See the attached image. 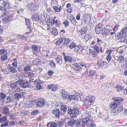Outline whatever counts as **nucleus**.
<instances>
[{"mask_svg":"<svg viewBox=\"0 0 127 127\" xmlns=\"http://www.w3.org/2000/svg\"><path fill=\"white\" fill-rule=\"evenodd\" d=\"M67 112L70 114V117L72 118H77L78 115H81V112L75 107L72 109L68 108L67 109Z\"/></svg>","mask_w":127,"mask_h":127,"instance_id":"obj_1","label":"nucleus"},{"mask_svg":"<svg viewBox=\"0 0 127 127\" xmlns=\"http://www.w3.org/2000/svg\"><path fill=\"white\" fill-rule=\"evenodd\" d=\"M19 86L23 88H25L27 87L32 88L33 87V86H30L29 82L27 80H19Z\"/></svg>","mask_w":127,"mask_h":127,"instance_id":"obj_2","label":"nucleus"},{"mask_svg":"<svg viewBox=\"0 0 127 127\" xmlns=\"http://www.w3.org/2000/svg\"><path fill=\"white\" fill-rule=\"evenodd\" d=\"M3 11L4 12L2 16L4 18H3V20L5 22H8L12 18V16L8 11H7L5 10V9H4Z\"/></svg>","mask_w":127,"mask_h":127,"instance_id":"obj_3","label":"nucleus"},{"mask_svg":"<svg viewBox=\"0 0 127 127\" xmlns=\"http://www.w3.org/2000/svg\"><path fill=\"white\" fill-rule=\"evenodd\" d=\"M118 35L120 36V37L123 38L127 36V28L125 27L122 28L120 33L118 34Z\"/></svg>","mask_w":127,"mask_h":127,"instance_id":"obj_4","label":"nucleus"},{"mask_svg":"<svg viewBox=\"0 0 127 127\" xmlns=\"http://www.w3.org/2000/svg\"><path fill=\"white\" fill-rule=\"evenodd\" d=\"M45 100L44 99L41 98H39L36 104V105L38 107H43L45 105Z\"/></svg>","mask_w":127,"mask_h":127,"instance_id":"obj_5","label":"nucleus"},{"mask_svg":"<svg viewBox=\"0 0 127 127\" xmlns=\"http://www.w3.org/2000/svg\"><path fill=\"white\" fill-rule=\"evenodd\" d=\"M123 110L122 108H118L115 109H113L111 111V115L113 116H115L118 115L119 113Z\"/></svg>","mask_w":127,"mask_h":127,"instance_id":"obj_6","label":"nucleus"},{"mask_svg":"<svg viewBox=\"0 0 127 127\" xmlns=\"http://www.w3.org/2000/svg\"><path fill=\"white\" fill-rule=\"evenodd\" d=\"M97 63L99 67H100L103 69L106 68L108 65V64L105 62L98 61Z\"/></svg>","mask_w":127,"mask_h":127,"instance_id":"obj_7","label":"nucleus"},{"mask_svg":"<svg viewBox=\"0 0 127 127\" xmlns=\"http://www.w3.org/2000/svg\"><path fill=\"white\" fill-rule=\"evenodd\" d=\"M64 59L65 62H68L70 63H73L76 61L75 59L69 56H64Z\"/></svg>","mask_w":127,"mask_h":127,"instance_id":"obj_8","label":"nucleus"},{"mask_svg":"<svg viewBox=\"0 0 127 127\" xmlns=\"http://www.w3.org/2000/svg\"><path fill=\"white\" fill-rule=\"evenodd\" d=\"M87 71H86L85 72L83 73V74H84L85 76H88V75H89L90 76H91L92 77H94V78H95V75L96 73L95 71L94 70H90L89 71V75L88 74Z\"/></svg>","mask_w":127,"mask_h":127,"instance_id":"obj_9","label":"nucleus"},{"mask_svg":"<svg viewBox=\"0 0 127 127\" xmlns=\"http://www.w3.org/2000/svg\"><path fill=\"white\" fill-rule=\"evenodd\" d=\"M94 50L97 53L99 52H100L102 53L103 50L102 48V47L100 46H98L97 45H95L93 47Z\"/></svg>","mask_w":127,"mask_h":127,"instance_id":"obj_10","label":"nucleus"},{"mask_svg":"<svg viewBox=\"0 0 127 127\" xmlns=\"http://www.w3.org/2000/svg\"><path fill=\"white\" fill-rule=\"evenodd\" d=\"M95 98L93 96H89L87 97L86 100L87 102L91 104L94 103L95 100Z\"/></svg>","mask_w":127,"mask_h":127,"instance_id":"obj_11","label":"nucleus"},{"mask_svg":"<svg viewBox=\"0 0 127 127\" xmlns=\"http://www.w3.org/2000/svg\"><path fill=\"white\" fill-rule=\"evenodd\" d=\"M89 120V118L88 117H86L85 118H83L81 120L80 122L82 123V125L84 126L87 125L88 123Z\"/></svg>","mask_w":127,"mask_h":127,"instance_id":"obj_12","label":"nucleus"},{"mask_svg":"<svg viewBox=\"0 0 127 127\" xmlns=\"http://www.w3.org/2000/svg\"><path fill=\"white\" fill-rule=\"evenodd\" d=\"M39 16L37 13H34L32 16V20L33 21H37L40 19Z\"/></svg>","mask_w":127,"mask_h":127,"instance_id":"obj_13","label":"nucleus"},{"mask_svg":"<svg viewBox=\"0 0 127 127\" xmlns=\"http://www.w3.org/2000/svg\"><path fill=\"white\" fill-rule=\"evenodd\" d=\"M72 68L75 70L79 71L82 69V68L77 64L74 63L72 64Z\"/></svg>","mask_w":127,"mask_h":127,"instance_id":"obj_14","label":"nucleus"},{"mask_svg":"<svg viewBox=\"0 0 127 127\" xmlns=\"http://www.w3.org/2000/svg\"><path fill=\"white\" fill-rule=\"evenodd\" d=\"M61 111V114L64 115L65 114V112L66 111L67 107L65 105L63 104L60 107Z\"/></svg>","mask_w":127,"mask_h":127,"instance_id":"obj_15","label":"nucleus"},{"mask_svg":"<svg viewBox=\"0 0 127 127\" xmlns=\"http://www.w3.org/2000/svg\"><path fill=\"white\" fill-rule=\"evenodd\" d=\"M26 24L27 26V28H28L29 30L31 31V21L28 19H25Z\"/></svg>","mask_w":127,"mask_h":127,"instance_id":"obj_16","label":"nucleus"},{"mask_svg":"<svg viewBox=\"0 0 127 127\" xmlns=\"http://www.w3.org/2000/svg\"><path fill=\"white\" fill-rule=\"evenodd\" d=\"M19 83V80L17 81L16 82H13L11 83L10 84V87L13 89L16 88H18V85H19V84H18Z\"/></svg>","mask_w":127,"mask_h":127,"instance_id":"obj_17","label":"nucleus"},{"mask_svg":"<svg viewBox=\"0 0 127 127\" xmlns=\"http://www.w3.org/2000/svg\"><path fill=\"white\" fill-rule=\"evenodd\" d=\"M52 112L56 117H59L60 115V112L59 109L53 110L52 111Z\"/></svg>","mask_w":127,"mask_h":127,"instance_id":"obj_18","label":"nucleus"},{"mask_svg":"<svg viewBox=\"0 0 127 127\" xmlns=\"http://www.w3.org/2000/svg\"><path fill=\"white\" fill-rule=\"evenodd\" d=\"M43 53V54L44 56H46L47 58L49 59L51 57V53L49 52L48 50L44 51Z\"/></svg>","mask_w":127,"mask_h":127,"instance_id":"obj_19","label":"nucleus"},{"mask_svg":"<svg viewBox=\"0 0 127 127\" xmlns=\"http://www.w3.org/2000/svg\"><path fill=\"white\" fill-rule=\"evenodd\" d=\"M81 125L80 122L78 120H74L73 127H79Z\"/></svg>","mask_w":127,"mask_h":127,"instance_id":"obj_20","label":"nucleus"},{"mask_svg":"<svg viewBox=\"0 0 127 127\" xmlns=\"http://www.w3.org/2000/svg\"><path fill=\"white\" fill-rule=\"evenodd\" d=\"M110 30H107L104 28L102 29V33L103 34H104V35H107L110 34Z\"/></svg>","mask_w":127,"mask_h":127,"instance_id":"obj_21","label":"nucleus"},{"mask_svg":"<svg viewBox=\"0 0 127 127\" xmlns=\"http://www.w3.org/2000/svg\"><path fill=\"white\" fill-rule=\"evenodd\" d=\"M89 52L90 53V54L92 56L94 57H96L97 53L95 50L90 49L89 50Z\"/></svg>","mask_w":127,"mask_h":127,"instance_id":"obj_22","label":"nucleus"},{"mask_svg":"<svg viewBox=\"0 0 127 127\" xmlns=\"http://www.w3.org/2000/svg\"><path fill=\"white\" fill-rule=\"evenodd\" d=\"M0 97L2 99L3 102L5 101L6 98L7 97L5 93L3 92L0 93Z\"/></svg>","mask_w":127,"mask_h":127,"instance_id":"obj_23","label":"nucleus"},{"mask_svg":"<svg viewBox=\"0 0 127 127\" xmlns=\"http://www.w3.org/2000/svg\"><path fill=\"white\" fill-rule=\"evenodd\" d=\"M13 98L10 96L7 97L6 99L5 100V103H11L13 102Z\"/></svg>","mask_w":127,"mask_h":127,"instance_id":"obj_24","label":"nucleus"},{"mask_svg":"<svg viewBox=\"0 0 127 127\" xmlns=\"http://www.w3.org/2000/svg\"><path fill=\"white\" fill-rule=\"evenodd\" d=\"M23 95V93H17L14 94L15 97L17 99H19L22 97Z\"/></svg>","mask_w":127,"mask_h":127,"instance_id":"obj_25","label":"nucleus"},{"mask_svg":"<svg viewBox=\"0 0 127 127\" xmlns=\"http://www.w3.org/2000/svg\"><path fill=\"white\" fill-rule=\"evenodd\" d=\"M15 67L12 66L10 67L8 69L12 73H16L17 72V70L16 69Z\"/></svg>","mask_w":127,"mask_h":127,"instance_id":"obj_26","label":"nucleus"},{"mask_svg":"<svg viewBox=\"0 0 127 127\" xmlns=\"http://www.w3.org/2000/svg\"><path fill=\"white\" fill-rule=\"evenodd\" d=\"M70 20L73 24L75 25L76 24V22L75 18L74 16H72L70 17Z\"/></svg>","mask_w":127,"mask_h":127,"instance_id":"obj_27","label":"nucleus"},{"mask_svg":"<svg viewBox=\"0 0 127 127\" xmlns=\"http://www.w3.org/2000/svg\"><path fill=\"white\" fill-rule=\"evenodd\" d=\"M70 95H67L66 94L64 95L63 96H62V98L64 100L69 101L70 98Z\"/></svg>","mask_w":127,"mask_h":127,"instance_id":"obj_28","label":"nucleus"},{"mask_svg":"<svg viewBox=\"0 0 127 127\" xmlns=\"http://www.w3.org/2000/svg\"><path fill=\"white\" fill-rule=\"evenodd\" d=\"M91 104H90L87 103H84L83 105L82 106L85 109H87L88 108H90Z\"/></svg>","mask_w":127,"mask_h":127,"instance_id":"obj_29","label":"nucleus"},{"mask_svg":"<svg viewBox=\"0 0 127 127\" xmlns=\"http://www.w3.org/2000/svg\"><path fill=\"white\" fill-rule=\"evenodd\" d=\"M113 100L115 101H122L124 100V98L120 97H114L112 98Z\"/></svg>","mask_w":127,"mask_h":127,"instance_id":"obj_30","label":"nucleus"},{"mask_svg":"<svg viewBox=\"0 0 127 127\" xmlns=\"http://www.w3.org/2000/svg\"><path fill=\"white\" fill-rule=\"evenodd\" d=\"M53 8L56 12H59L62 10V7L61 6H60L59 8L57 6H54L53 7Z\"/></svg>","mask_w":127,"mask_h":127,"instance_id":"obj_31","label":"nucleus"},{"mask_svg":"<svg viewBox=\"0 0 127 127\" xmlns=\"http://www.w3.org/2000/svg\"><path fill=\"white\" fill-rule=\"evenodd\" d=\"M5 122L4 123H2V124L0 125L1 127H8L9 122L7 121Z\"/></svg>","mask_w":127,"mask_h":127,"instance_id":"obj_32","label":"nucleus"},{"mask_svg":"<svg viewBox=\"0 0 127 127\" xmlns=\"http://www.w3.org/2000/svg\"><path fill=\"white\" fill-rule=\"evenodd\" d=\"M95 31L97 34H98L100 32L101 30V28L98 26H96L95 28Z\"/></svg>","mask_w":127,"mask_h":127,"instance_id":"obj_33","label":"nucleus"},{"mask_svg":"<svg viewBox=\"0 0 127 127\" xmlns=\"http://www.w3.org/2000/svg\"><path fill=\"white\" fill-rule=\"evenodd\" d=\"M74 119H71L70 120L67 122V124L68 125L73 127Z\"/></svg>","mask_w":127,"mask_h":127,"instance_id":"obj_34","label":"nucleus"},{"mask_svg":"<svg viewBox=\"0 0 127 127\" xmlns=\"http://www.w3.org/2000/svg\"><path fill=\"white\" fill-rule=\"evenodd\" d=\"M110 107L112 109H117L116 108L117 107V105L116 103H114L110 105Z\"/></svg>","mask_w":127,"mask_h":127,"instance_id":"obj_35","label":"nucleus"},{"mask_svg":"<svg viewBox=\"0 0 127 127\" xmlns=\"http://www.w3.org/2000/svg\"><path fill=\"white\" fill-rule=\"evenodd\" d=\"M64 39L65 42L63 44L64 46H67V44L69 43V40L68 38L63 37V38Z\"/></svg>","mask_w":127,"mask_h":127,"instance_id":"obj_36","label":"nucleus"},{"mask_svg":"<svg viewBox=\"0 0 127 127\" xmlns=\"http://www.w3.org/2000/svg\"><path fill=\"white\" fill-rule=\"evenodd\" d=\"M7 121V119L5 116H3L0 118V123H2Z\"/></svg>","mask_w":127,"mask_h":127,"instance_id":"obj_37","label":"nucleus"},{"mask_svg":"<svg viewBox=\"0 0 127 127\" xmlns=\"http://www.w3.org/2000/svg\"><path fill=\"white\" fill-rule=\"evenodd\" d=\"M63 38H61L57 41L56 43V44L57 45H59L62 43L63 42V40H64Z\"/></svg>","mask_w":127,"mask_h":127,"instance_id":"obj_38","label":"nucleus"},{"mask_svg":"<svg viewBox=\"0 0 127 127\" xmlns=\"http://www.w3.org/2000/svg\"><path fill=\"white\" fill-rule=\"evenodd\" d=\"M56 61L58 64L61 65L62 63V61H60V58L59 56L56 58Z\"/></svg>","mask_w":127,"mask_h":127,"instance_id":"obj_39","label":"nucleus"},{"mask_svg":"<svg viewBox=\"0 0 127 127\" xmlns=\"http://www.w3.org/2000/svg\"><path fill=\"white\" fill-rule=\"evenodd\" d=\"M14 62L12 63V65L14 67H17V59L16 58H14L13 59Z\"/></svg>","mask_w":127,"mask_h":127,"instance_id":"obj_40","label":"nucleus"},{"mask_svg":"<svg viewBox=\"0 0 127 127\" xmlns=\"http://www.w3.org/2000/svg\"><path fill=\"white\" fill-rule=\"evenodd\" d=\"M3 111L4 113L5 114H8L9 113V109L6 107H4Z\"/></svg>","mask_w":127,"mask_h":127,"instance_id":"obj_41","label":"nucleus"},{"mask_svg":"<svg viewBox=\"0 0 127 127\" xmlns=\"http://www.w3.org/2000/svg\"><path fill=\"white\" fill-rule=\"evenodd\" d=\"M77 97L75 95H70L69 100H75L77 99Z\"/></svg>","mask_w":127,"mask_h":127,"instance_id":"obj_42","label":"nucleus"},{"mask_svg":"<svg viewBox=\"0 0 127 127\" xmlns=\"http://www.w3.org/2000/svg\"><path fill=\"white\" fill-rule=\"evenodd\" d=\"M116 88L117 89V91L118 92H120L123 90L122 87L121 85L117 86Z\"/></svg>","mask_w":127,"mask_h":127,"instance_id":"obj_43","label":"nucleus"},{"mask_svg":"<svg viewBox=\"0 0 127 127\" xmlns=\"http://www.w3.org/2000/svg\"><path fill=\"white\" fill-rule=\"evenodd\" d=\"M7 59V57L6 55L4 54V55L1 56V59L2 61H5Z\"/></svg>","mask_w":127,"mask_h":127,"instance_id":"obj_44","label":"nucleus"},{"mask_svg":"<svg viewBox=\"0 0 127 127\" xmlns=\"http://www.w3.org/2000/svg\"><path fill=\"white\" fill-rule=\"evenodd\" d=\"M53 34L55 35H56L58 33V31L56 29L54 28L53 29V30L52 31Z\"/></svg>","mask_w":127,"mask_h":127,"instance_id":"obj_45","label":"nucleus"},{"mask_svg":"<svg viewBox=\"0 0 127 127\" xmlns=\"http://www.w3.org/2000/svg\"><path fill=\"white\" fill-rule=\"evenodd\" d=\"M7 52L4 49L0 50V55L5 54L6 55Z\"/></svg>","mask_w":127,"mask_h":127,"instance_id":"obj_46","label":"nucleus"},{"mask_svg":"<svg viewBox=\"0 0 127 127\" xmlns=\"http://www.w3.org/2000/svg\"><path fill=\"white\" fill-rule=\"evenodd\" d=\"M50 127H57V123H55L54 122H52L51 123L50 125Z\"/></svg>","mask_w":127,"mask_h":127,"instance_id":"obj_47","label":"nucleus"},{"mask_svg":"<svg viewBox=\"0 0 127 127\" xmlns=\"http://www.w3.org/2000/svg\"><path fill=\"white\" fill-rule=\"evenodd\" d=\"M39 7V5L38 4H34V3L32 9L34 10H35L38 9Z\"/></svg>","mask_w":127,"mask_h":127,"instance_id":"obj_48","label":"nucleus"},{"mask_svg":"<svg viewBox=\"0 0 127 127\" xmlns=\"http://www.w3.org/2000/svg\"><path fill=\"white\" fill-rule=\"evenodd\" d=\"M76 46V45L74 43H72L69 46V47L70 49H72L75 47Z\"/></svg>","mask_w":127,"mask_h":127,"instance_id":"obj_49","label":"nucleus"},{"mask_svg":"<svg viewBox=\"0 0 127 127\" xmlns=\"http://www.w3.org/2000/svg\"><path fill=\"white\" fill-rule=\"evenodd\" d=\"M4 5V6L5 7V8H7L10 9L11 8V7H9V2H8L6 1Z\"/></svg>","mask_w":127,"mask_h":127,"instance_id":"obj_50","label":"nucleus"},{"mask_svg":"<svg viewBox=\"0 0 127 127\" xmlns=\"http://www.w3.org/2000/svg\"><path fill=\"white\" fill-rule=\"evenodd\" d=\"M9 126H10L11 127H13L15 124V122L14 121H12L10 122H9Z\"/></svg>","mask_w":127,"mask_h":127,"instance_id":"obj_51","label":"nucleus"},{"mask_svg":"<svg viewBox=\"0 0 127 127\" xmlns=\"http://www.w3.org/2000/svg\"><path fill=\"white\" fill-rule=\"evenodd\" d=\"M34 3H30L28 4V6L29 8L31 9H32Z\"/></svg>","mask_w":127,"mask_h":127,"instance_id":"obj_52","label":"nucleus"},{"mask_svg":"<svg viewBox=\"0 0 127 127\" xmlns=\"http://www.w3.org/2000/svg\"><path fill=\"white\" fill-rule=\"evenodd\" d=\"M60 93L61 94V96L62 97L64 96V95L66 94V92L64 90H62L60 92Z\"/></svg>","mask_w":127,"mask_h":127,"instance_id":"obj_53","label":"nucleus"},{"mask_svg":"<svg viewBox=\"0 0 127 127\" xmlns=\"http://www.w3.org/2000/svg\"><path fill=\"white\" fill-rule=\"evenodd\" d=\"M101 88L102 89L105 91L106 90V89L107 88V86L105 84H104L102 86H101Z\"/></svg>","mask_w":127,"mask_h":127,"instance_id":"obj_54","label":"nucleus"},{"mask_svg":"<svg viewBox=\"0 0 127 127\" xmlns=\"http://www.w3.org/2000/svg\"><path fill=\"white\" fill-rule=\"evenodd\" d=\"M30 70V66L29 65H27L24 68V70L25 71H27Z\"/></svg>","mask_w":127,"mask_h":127,"instance_id":"obj_55","label":"nucleus"},{"mask_svg":"<svg viewBox=\"0 0 127 127\" xmlns=\"http://www.w3.org/2000/svg\"><path fill=\"white\" fill-rule=\"evenodd\" d=\"M38 113V110H34L32 111L31 114L32 115H34L37 114Z\"/></svg>","mask_w":127,"mask_h":127,"instance_id":"obj_56","label":"nucleus"},{"mask_svg":"<svg viewBox=\"0 0 127 127\" xmlns=\"http://www.w3.org/2000/svg\"><path fill=\"white\" fill-rule=\"evenodd\" d=\"M111 58L112 57L110 55H108L106 56V60L109 62Z\"/></svg>","mask_w":127,"mask_h":127,"instance_id":"obj_57","label":"nucleus"},{"mask_svg":"<svg viewBox=\"0 0 127 127\" xmlns=\"http://www.w3.org/2000/svg\"><path fill=\"white\" fill-rule=\"evenodd\" d=\"M34 80L33 79H29V82H30V85L31 86H32V85L34 83V81H33Z\"/></svg>","mask_w":127,"mask_h":127,"instance_id":"obj_58","label":"nucleus"},{"mask_svg":"<svg viewBox=\"0 0 127 127\" xmlns=\"http://www.w3.org/2000/svg\"><path fill=\"white\" fill-rule=\"evenodd\" d=\"M124 58L123 56H120L119 57L117 60L118 61H122L124 60Z\"/></svg>","mask_w":127,"mask_h":127,"instance_id":"obj_59","label":"nucleus"},{"mask_svg":"<svg viewBox=\"0 0 127 127\" xmlns=\"http://www.w3.org/2000/svg\"><path fill=\"white\" fill-rule=\"evenodd\" d=\"M32 48L35 51H36L38 49V47L35 45H33L32 46Z\"/></svg>","mask_w":127,"mask_h":127,"instance_id":"obj_60","label":"nucleus"},{"mask_svg":"<svg viewBox=\"0 0 127 127\" xmlns=\"http://www.w3.org/2000/svg\"><path fill=\"white\" fill-rule=\"evenodd\" d=\"M27 111H23L21 112V114L20 115L21 116H23L27 114Z\"/></svg>","mask_w":127,"mask_h":127,"instance_id":"obj_61","label":"nucleus"},{"mask_svg":"<svg viewBox=\"0 0 127 127\" xmlns=\"http://www.w3.org/2000/svg\"><path fill=\"white\" fill-rule=\"evenodd\" d=\"M41 86L39 84H37L36 86V89L37 90H40L41 88Z\"/></svg>","mask_w":127,"mask_h":127,"instance_id":"obj_62","label":"nucleus"},{"mask_svg":"<svg viewBox=\"0 0 127 127\" xmlns=\"http://www.w3.org/2000/svg\"><path fill=\"white\" fill-rule=\"evenodd\" d=\"M123 115L125 117H127V109H126L123 111Z\"/></svg>","mask_w":127,"mask_h":127,"instance_id":"obj_63","label":"nucleus"},{"mask_svg":"<svg viewBox=\"0 0 127 127\" xmlns=\"http://www.w3.org/2000/svg\"><path fill=\"white\" fill-rule=\"evenodd\" d=\"M112 51V50H108L107 49L106 51V53H107L108 55H111Z\"/></svg>","mask_w":127,"mask_h":127,"instance_id":"obj_64","label":"nucleus"}]
</instances>
